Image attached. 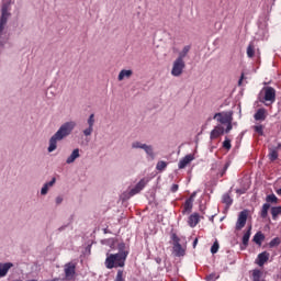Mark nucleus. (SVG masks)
Returning <instances> with one entry per match:
<instances>
[{"label":"nucleus","mask_w":281,"mask_h":281,"mask_svg":"<svg viewBox=\"0 0 281 281\" xmlns=\"http://www.w3.org/2000/svg\"><path fill=\"white\" fill-rule=\"evenodd\" d=\"M74 128H76L75 121H68L58 128V131L49 138L48 142V153H54L58 148V142H63L65 137H69L70 133H74Z\"/></svg>","instance_id":"1"},{"label":"nucleus","mask_w":281,"mask_h":281,"mask_svg":"<svg viewBox=\"0 0 281 281\" xmlns=\"http://www.w3.org/2000/svg\"><path fill=\"white\" fill-rule=\"evenodd\" d=\"M117 254H106L105 267L106 269H117V267H124L126 265V258H128V250H126V244L120 243L117 245Z\"/></svg>","instance_id":"2"},{"label":"nucleus","mask_w":281,"mask_h":281,"mask_svg":"<svg viewBox=\"0 0 281 281\" xmlns=\"http://www.w3.org/2000/svg\"><path fill=\"white\" fill-rule=\"evenodd\" d=\"M259 102L265 106H271L276 102V89L271 86L263 87L259 93Z\"/></svg>","instance_id":"3"},{"label":"nucleus","mask_w":281,"mask_h":281,"mask_svg":"<svg viewBox=\"0 0 281 281\" xmlns=\"http://www.w3.org/2000/svg\"><path fill=\"white\" fill-rule=\"evenodd\" d=\"M213 120H216L220 124H229L231 122H234V112L228 111L215 113Z\"/></svg>","instance_id":"4"},{"label":"nucleus","mask_w":281,"mask_h":281,"mask_svg":"<svg viewBox=\"0 0 281 281\" xmlns=\"http://www.w3.org/2000/svg\"><path fill=\"white\" fill-rule=\"evenodd\" d=\"M183 69H186V61L183 59L177 58L173 61V66L171 69V76H175V78H179L181 74H183Z\"/></svg>","instance_id":"5"},{"label":"nucleus","mask_w":281,"mask_h":281,"mask_svg":"<svg viewBox=\"0 0 281 281\" xmlns=\"http://www.w3.org/2000/svg\"><path fill=\"white\" fill-rule=\"evenodd\" d=\"M65 280H74L76 278V262L70 261L64 266Z\"/></svg>","instance_id":"6"},{"label":"nucleus","mask_w":281,"mask_h":281,"mask_svg":"<svg viewBox=\"0 0 281 281\" xmlns=\"http://www.w3.org/2000/svg\"><path fill=\"white\" fill-rule=\"evenodd\" d=\"M88 127L83 130L85 137H91L93 135V126L95 125V114H90L88 117Z\"/></svg>","instance_id":"7"},{"label":"nucleus","mask_w":281,"mask_h":281,"mask_svg":"<svg viewBox=\"0 0 281 281\" xmlns=\"http://www.w3.org/2000/svg\"><path fill=\"white\" fill-rule=\"evenodd\" d=\"M147 183L148 180H146V178L140 179L139 182L133 189L130 190V196H135V194H139L142 190L146 188Z\"/></svg>","instance_id":"8"},{"label":"nucleus","mask_w":281,"mask_h":281,"mask_svg":"<svg viewBox=\"0 0 281 281\" xmlns=\"http://www.w3.org/2000/svg\"><path fill=\"white\" fill-rule=\"evenodd\" d=\"M247 211H241L238 215L237 222H236V229L237 232H240L245 225H247Z\"/></svg>","instance_id":"9"},{"label":"nucleus","mask_w":281,"mask_h":281,"mask_svg":"<svg viewBox=\"0 0 281 281\" xmlns=\"http://www.w3.org/2000/svg\"><path fill=\"white\" fill-rule=\"evenodd\" d=\"M12 267H14L12 262H0V278H5Z\"/></svg>","instance_id":"10"},{"label":"nucleus","mask_w":281,"mask_h":281,"mask_svg":"<svg viewBox=\"0 0 281 281\" xmlns=\"http://www.w3.org/2000/svg\"><path fill=\"white\" fill-rule=\"evenodd\" d=\"M194 161V155L189 154L187 156H184L178 164V168L180 170H183V168H186L190 162Z\"/></svg>","instance_id":"11"},{"label":"nucleus","mask_w":281,"mask_h":281,"mask_svg":"<svg viewBox=\"0 0 281 281\" xmlns=\"http://www.w3.org/2000/svg\"><path fill=\"white\" fill-rule=\"evenodd\" d=\"M223 133H225V128L221 125H217L214 127V130H212L210 137L211 139H218Z\"/></svg>","instance_id":"12"},{"label":"nucleus","mask_w":281,"mask_h":281,"mask_svg":"<svg viewBox=\"0 0 281 281\" xmlns=\"http://www.w3.org/2000/svg\"><path fill=\"white\" fill-rule=\"evenodd\" d=\"M254 119L257 122H265V120H267V110L265 108L257 110V112L254 115Z\"/></svg>","instance_id":"13"},{"label":"nucleus","mask_w":281,"mask_h":281,"mask_svg":"<svg viewBox=\"0 0 281 281\" xmlns=\"http://www.w3.org/2000/svg\"><path fill=\"white\" fill-rule=\"evenodd\" d=\"M56 183V178H53L49 182L44 183V186L41 189L42 196H45L47 192H49L50 188H54Z\"/></svg>","instance_id":"14"},{"label":"nucleus","mask_w":281,"mask_h":281,"mask_svg":"<svg viewBox=\"0 0 281 281\" xmlns=\"http://www.w3.org/2000/svg\"><path fill=\"white\" fill-rule=\"evenodd\" d=\"M268 261H269V252L263 251V252L258 255L257 265L259 267H265V262H268Z\"/></svg>","instance_id":"15"},{"label":"nucleus","mask_w":281,"mask_h":281,"mask_svg":"<svg viewBox=\"0 0 281 281\" xmlns=\"http://www.w3.org/2000/svg\"><path fill=\"white\" fill-rule=\"evenodd\" d=\"M199 221H200V216L199 213H193L189 216L188 220V225L190 227H196V225H199Z\"/></svg>","instance_id":"16"},{"label":"nucleus","mask_w":281,"mask_h":281,"mask_svg":"<svg viewBox=\"0 0 281 281\" xmlns=\"http://www.w3.org/2000/svg\"><path fill=\"white\" fill-rule=\"evenodd\" d=\"M249 238H251V226L248 227V231L243 236L241 249H247L249 245Z\"/></svg>","instance_id":"17"},{"label":"nucleus","mask_w":281,"mask_h":281,"mask_svg":"<svg viewBox=\"0 0 281 281\" xmlns=\"http://www.w3.org/2000/svg\"><path fill=\"white\" fill-rule=\"evenodd\" d=\"M80 157V149L76 148L72 150L70 156L66 159V164H74Z\"/></svg>","instance_id":"18"},{"label":"nucleus","mask_w":281,"mask_h":281,"mask_svg":"<svg viewBox=\"0 0 281 281\" xmlns=\"http://www.w3.org/2000/svg\"><path fill=\"white\" fill-rule=\"evenodd\" d=\"M131 76H133V70L123 69L120 71L117 80H119V82H122V80H124L125 78L128 79V78H131Z\"/></svg>","instance_id":"19"},{"label":"nucleus","mask_w":281,"mask_h":281,"mask_svg":"<svg viewBox=\"0 0 281 281\" xmlns=\"http://www.w3.org/2000/svg\"><path fill=\"white\" fill-rule=\"evenodd\" d=\"M173 254L175 256L181 257L186 256V249L181 246V244L173 245Z\"/></svg>","instance_id":"20"},{"label":"nucleus","mask_w":281,"mask_h":281,"mask_svg":"<svg viewBox=\"0 0 281 281\" xmlns=\"http://www.w3.org/2000/svg\"><path fill=\"white\" fill-rule=\"evenodd\" d=\"M279 157V149L278 148H270L268 154V159L270 161H276Z\"/></svg>","instance_id":"21"},{"label":"nucleus","mask_w":281,"mask_h":281,"mask_svg":"<svg viewBox=\"0 0 281 281\" xmlns=\"http://www.w3.org/2000/svg\"><path fill=\"white\" fill-rule=\"evenodd\" d=\"M143 150H145L150 159H155V149L153 148V145H145Z\"/></svg>","instance_id":"22"},{"label":"nucleus","mask_w":281,"mask_h":281,"mask_svg":"<svg viewBox=\"0 0 281 281\" xmlns=\"http://www.w3.org/2000/svg\"><path fill=\"white\" fill-rule=\"evenodd\" d=\"M193 203L192 200H186L182 213L190 214V212H192Z\"/></svg>","instance_id":"23"},{"label":"nucleus","mask_w":281,"mask_h":281,"mask_svg":"<svg viewBox=\"0 0 281 281\" xmlns=\"http://www.w3.org/2000/svg\"><path fill=\"white\" fill-rule=\"evenodd\" d=\"M190 49H192L190 45L184 46L177 58L183 60V58H186V56H188L190 53Z\"/></svg>","instance_id":"24"},{"label":"nucleus","mask_w":281,"mask_h":281,"mask_svg":"<svg viewBox=\"0 0 281 281\" xmlns=\"http://www.w3.org/2000/svg\"><path fill=\"white\" fill-rule=\"evenodd\" d=\"M247 56L248 58H254V56H256V46L252 42H250L247 47Z\"/></svg>","instance_id":"25"},{"label":"nucleus","mask_w":281,"mask_h":281,"mask_svg":"<svg viewBox=\"0 0 281 281\" xmlns=\"http://www.w3.org/2000/svg\"><path fill=\"white\" fill-rule=\"evenodd\" d=\"M252 240L256 243V245H262V240H265V234L261 232L256 233Z\"/></svg>","instance_id":"26"},{"label":"nucleus","mask_w":281,"mask_h":281,"mask_svg":"<svg viewBox=\"0 0 281 281\" xmlns=\"http://www.w3.org/2000/svg\"><path fill=\"white\" fill-rule=\"evenodd\" d=\"M270 207H271V204H269V203H265L262 205L261 214H260L261 218H267V216L269 215V209Z\"/></svg>","instance_id":"27"},{"label":"nucleus","mask_w":281,"mask_h":281,"mask_svg":"<svg viewBox=\"0 0 281 281\" xmlns=\"http://www.w3.org/2000/svg\"><path fill=\"white\" fill-rule=\"evenodd\" d=\"M271 214H272L273 221H276V218H278V216H280L281 214V206H273L271 209Z\"/></svg>","instance_id":"28"},{"label":"nucleus","mask_w":281,"mask_h":281,"mask_svg":"<svg viewBox=\"0 0 281 281\" xmlns=\"http://www.w3.org/2000/svg\"><path fill=\"white\" fill-rule=\"evenodd\" d=\"M167 167H168V162L160 160L157 162L156 170H159L161 172L166 170Z\"/></svg>","instance_id":"29"},{"label":"nucleus","mask_w":281,"mask_h":281,"mask_svg":"<svg viewBox=\"0 0 281 281\" xmlns=\"http://www.w3.org/2000/svg\"><path fill=\"white\" fill-rule=\"evenodd\" d=\"M223 203L227 205V207H229V205L234 203V200H232V196H229V194L226 193L223 195Z\"/></svg>","instance_id":"30"},{"label":"nucleus","mask_w":281,"mask_h":281,"mask_svg":"<svg viewBox=\"0 0 281 281\" xmlns=\"http://www.w3.org/2000/svg\"><path fill=\"white\" fill-rule=\"evenodd\" d=\"M267 203H278V196L276 194H269L266 198Z\"/></svg>","instance_id":"31"},{"label":"nucleus","mask_w":281,"mask_h":281,"mask_svg":"<svg viewBox=\"0 0 281 281\" xmlns=\"http://www.w3.org/2000/svg\"><path fill=\"white\" fill-rule=\"evenodd\" d=\"M223 148L226 150H229L232 148V139L228 137H225V140L223 142Z\"/></svg>","instance_id":"32"},{"label":"nucleus","mask_w":281,"mask_h":281,"mask_svg":"<svg viewBox=\"0 0 281 281\" xmlns=\"http://www.w3.org/2000/svg\"><path fill=\"white\" fill-rule=\"evenodd\" d=\"M114 281H125L124 279V270H117L116 277Z\"/></svg>","instance_id":"33"},{"label":"nucleus","mask_w":281,"mask_h":281,"mask_svg":"<svg viewBox=\"0 0 281 281\" xmlns=\"http://www.w3.org/2000/svg\"><path fill=\"white\" fill-rule=\"evenodd\" d=\"M255 133H258V135H265V126L262 125H257L254 127Z\"/></svg>","instance_id":"34"},{"label":"nucleus","mask_w":281,"mask_h":281,"mask_svg":"<svg viewBox=\"0 0 281 281\" xmlns=\"http://www.w3.org/2000/svg\"><path fill=\"white\" fill-rule=\"evenodd\" d=\"M146 146V144L142 143V142H134L132 143V148H140L142 150H144V147Z\"/></svg>","instance_id":"35"},{"label":"nucleus","mask_w":281,"mask_h":281,"mask_svg":"<svg viewBox=\"0 0 281 281\" xmlns=\"http://www.w3.org/2000/svg\"><path fill=\"white\" fill-rule=\"evenodd\" d=\"M171 239H172V241H173V246H175V245H181V238H179V236H177L176 233H173V234L171 235Z\"/></svg>","instance_id":"36"},{"label":"nucleus","mask_w":281,"mask_h":281,"mask_svg":"<svg viewBox=\"0 0 281 281\" xmlns=\"http://www.w3.org/2000/svg\"><path fill=\"white\" fill-rule=\"evenodd\" d=\"M281 239L280 237H276L270 241V247H278V245H280Z\"/></svg>","instance_id":"37"},{"label":"nucleus","mask_w":281,"mask_h":281,"mask_svg":"<svg viewBox=\"0 0 281 281\" xmlns=\"http://www.w3.org/2000/svg\"><path fill=\"white\" fill-rule=\"evenodd\" d=\"M218 252V241H214V244L211 247V254H217Z\"/></svg>","instance_id":"38"},{"label":"nucleus","mask_w":281,"mask_h":281,"mask_svg":"<svg viewBox=\"0 0 281 281\" xmlns=\"http://www.w3.org/2000/svg\"><path fill=\"white\" fill-rule=\"evenodd\" d=\"M215 280H218V274L211 273V274L206 276V281H215Z\"/></svg>","instance_id":"39"},{"label":"nucleus","mask_w":281,"mask_h":281,"mask_svg":"<svg viewBox=\"0 0 281 281\" xmlns=\"http://www.w3.org/2000/svg\"><path fill=\"white\" fill-rule=\"evenodd\" d=\"M56 205H60L63 203V196L58 195L55 200Z\"/></svg>","instance_id":"40"},{"label":"nucleus","mask_w":281,"mask_h":281,"mask_svg":"<svg viewBox=\"0 0 281 281\" xmlns=\"http://www.w3.org/2000/svg\"><path fill=\"white\" fill-rule=\"evenodd\" d=\"M179 190V184H172L170 191L177 192Z\"/></svg>","instance_id":"41"},{"label":"nucleus","mask_w":281,"mask_h":281,"mask_svg":"<svg viewBox=\"0 0 281 281\" xmlns=\"http://www.w3.org/2000/svg\"><path fill=\"white\" fill-rule=\"evenodd\" d=\"M196 196V192H193L189 199H187V201H191L192 203H194V198Z\"/></svg>","instance_id":"42"},{"label":"nucleus","mask_w":281,"mask_h":281,"mask_svg":"<svg viewBox=\"0 0 281 281\" xmlns=\"http://www.w3.org/2000/svg\"><path fill=\"white\" fill-rule=\"evenodd\" d=\"M227 127L226 130H224L225 133H229V131H232L233 126H232V122L231 123H226Z\"/></svg>","instance_id":"43"},{"label":"nucleus","mask_w":281,"mask_h":281,"mask_svg":"<svg viewBox=\"0 0 281 281\" xmlns=\"http://www.w3.org/2000/svg\"><path fill=\"white\" fill-rule=\"evenodd\" d=\"M243 80H245V74H241L240 79L238 80V85H243Z\"/></svg>","instance_id":"44"},{"label":"nucleus","mask_w":281,"mask_h":281,"mask_svg":"<svg viewBox=\"0 0 281 281\" xmlns=\"http://www.w3.org/2000/svg\"><path fill=\"white\" fill-rule=\"evenodd\" d=\"M108 243H109L110 247H113V245H115V239H113V238L108 239Z\"/></svg>","instance_id":"45"},{"label":"nucleus","mask_w":281,"mask_h":281,"mask_svg":"<svg viewBox=\"0 0 281 281\" xmlns=\"http://www.w3.org/2000/svg\"><path fill=\"white\" fill-rule=\"evenodd\" d=\"M229 168V162H226L223 167L224 172H227V169Z\"/></svg>","instance_id":"46"},{"label":"nucleus","mask_w":281,"mask_h":281,"mask_svg":"<svg viewBox=\"0 0 281 281\" xmlns=\"http://www.w3.org/2000/svg\"><path fill=\"white\" fill-rule=\"evenodd\" d=\"M198 244H199V239L195 238L194 241H193V248H195Z\"/></svg>","instance_id":"47"},{"label":"nucleus","mask_w":281,"mask_h":281,"mask_svg":"<svg viewBox=\"0 0 281 281\" xmlns=\"http://www.w3.org/2000/svg\"><path fill=\"white\" fill-rule=\"evenodd\" d=\"M225 169H222V171L220 172V177H224L225 176Z\"/></svg>","instance_id":"48"},{"label":"nucleus","mask_w":281,"mask_h":281,"mask_svg":"<svg viewBox=\"0 0 281 281\" xmlns=\"http://www.w3.org/2000/svg\"><path fill=\"white\" fill-rule=\"evenodd\" d=\"M156 262H157L158 265H161V258H157V259H156Z\"/></svg>","instance_id":"49"}]
</instances>
